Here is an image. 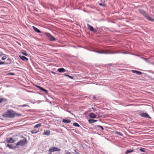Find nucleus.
<instances>
[{"label": "nucleus", "mask_w": 154, "mask_h": 154, "mask_svg": "<svg viewBox=\"0 0 154 154\" xmlns=\"http://www.w3.org/2000/svg\"><path fill=\"white\" fill-rule=\"evenodd\" d=\"M3 64H9L11 63H12V60L10 58H8L7 59L6 61L3 62Z\"/></svg>", "instance_id": "nucleus-10"}, {"label": "nucleus", "mask_w": 154, "mask_h": 154, "mask_svg": "<svg viewBox=\"0 0 154 154\" xmlns=\"http://www.w3.org/2000/svg\"><path fill=\"white\" fill-rule=\"evenodd\" d=\"M61 149L55 147H50L49 150L48 152L50 153L56 151H60Z\"/></svg>", "instance_id": "nucleus-4"}, {"label": "nucleus", "mask_w": 154, "mask_h": 154, "mask_svg": "<svg viewBox=\"0 0 154 154\" xmlns=\"http://www.w3.org/2000/svg\"><path fill=\"white\" fill-rule=\"evenodd\" d=\"M78 126V127H79L80 126L79 125V126Z\"/></svg>", "instance_id": "nucleus-39"}, {"label": "nucleus", "mask_w": 154, "mask_h": 154, "mask_svg": "<svg viewBox=\"0 0 154 154\" xmlns=\"http://www.w3.org/2000/svg\"><path fill=\"white\" fill-rule=\"evenodd\" d=\"M97 121V120H94L93 119H90L88 120V121L90 123H92Z\"/></svg>", "instance_id": "nucleus-20"}, {"label": "nucleus", "mask_w": 154, "mask_h": 154, "mask_svg": "<svg viewBox=\"0 0 154 154\" xmlns=\"http://www.w3.org/2000/svg\"><path fill=\"white\" fill-rule=\"evenodd\" d=\"M139 150L142 152H146V150H145V148H141V149H139Z\"/></svg>", "instance_id": "nucleus-25"}, {"label": "nucleus", "mask_w": 154, "mask_h": 154, "mask_svg": "<svg viewBox=\"0 0 154 154\" xmlns=\"http://www.w3.org/2000/svg\"><path fill=\"white\" fill-rule=\"evenodd\" d=\"M116 134L119 136H122L123 135V134L119 132L116 131Z\"/></svg>", "instance_id": "nucleus-27"}, {"label": "nucleus", "mask_w": 154, "mask_h": 154, "mask_svg": "<svg viewBox=\"0 0 154 154\" xmlns=\"http://www.w3.org/2000/svg\"><path fill=\"white\" fill-rule=\"evenodd\" d=\"M6 141L8 143H13L14 142V140L11 137H8L7 138Z\"/></svg>", "instance_id": "nucleus-9"}, {"label": "nucleus", "mask_w": 154, "mask_h": 154, "mask_svg": "<svg viewBox=\"0 0 154 154\" xmlns=\"http://www.w3.org/2000/svg\"><path fill=\"white\" fill-rule=\"evenodd\" d=\"M139 10L148 20L151 21H154V19L150 17L144 11L141 9H139Z\"/></svg>", "instance_id": "nucleus-2"}, {"label": "nucleus", "mask_w": 154, "mask_h": 154, "mask_svg": "<svg viewBox=\"0 0 154 154\" xmlns=\"http://www.w3.org/2000/svg\"><path fill=\"white\" fill-rule=\"evenodd\" d=\"M26 106V105H23V106H20V107H23Z\"/></svg>", "instance_id": "nucleus-36"}, {"label": "nucleus", "mask_w": 154, "mask_h": 154, "mask_svg": "<svg viewBox=\"0 0 154 154\" xmlns=\"http://www.w3.org/2000/svg\"><path fill=\"white\" fill-rule=\"evenodd\" d=\"M95 52L100 54H107L109 53L108 50H103L100 51H95Z\"/></svg>", "instance_id": "nucleus-6"}, {"label": "nucleus", "mask_w": 154, "mask_h": 154, "mask_svg": "<svg viewBox=\"0 0 154 154\" xmlns=\"http://www.w3.org/2000/svg\"><path fill=\"white\" fill-rule=\"evenodd\" d=\"M88 29L90 30L91 31H93L94 32H96V30H95L93 28V27L89 25V24H88Z\"/></svg>", "instance_id": "nucleus-13"}, {"label": "nucleus", "mask_w": 154, "mask_h": 154, "mask_svg": "<svg viewBox=\"0 0 154 154\" xmlns=\"http://www.w3.org/2000/svg\"><path fill=\"white\" fill-rule=\"evenodd\" d=\"M98 126L100 128H101L102 130H103V128L101 126Z\"/></svg>", "instance_id": "nucleus-32"}, {"label": "nucleus", "mask_w": 154, "mask_h": 154, "mask_svg": "<svg viewBox=\"0 0 154 154\" xmlns=\"http://www.w3.org/2000/svg\"><path fill=\"white\" fill-rule=\"evenodd\" d=\"M19 57L23 61H28V59L24 56L21 55H19Z\"/></svg>", "instance_id": "nucleus-15"}, {"label": "nucleus", "mask_w": 154, "mask_h": 154, "mask_svg": "<svg viewBox=\"0 0 154 154\" xmlns=\"http://www.w3.org/2000/svg\"><path fill=\"white\" fill-rule=\"evenodd\" d=\"M15 112L13 111L9 110L4 113L2 116L5 118H13L15 117Z\"/></svg>", "instance_id": "nucleus-1"}, {"label": "nucleus", "mask_w": 154, "mask_h": 154, "mask_svg": "<svg viewBox=\"0 0 154 154\" xmlns=\"http://www.w3.org/2000/svg\"><path fill=\"white\" fill-rule=\"evenodd\" d=\"M64 75H65V76H68V77H69V75H67V74H64Z\"/></svg>", "instance_id": "nucleus-35"}, {"label": "nucleus", "mask_w": 154, "mask_h": 154, "mask_svg": "<svg viewBox=\"0 0 154 154\" xmlns=\"http://www.w3.org/2000/svg\"><path fill=\"white\" fill-rule=\"evenodd\" d=\"M96 110V111H98V112H99V110Z\"/></svg>", "instance_id": "nucleus-38"}, {"label": "nucleus", "mask_w": 154, "mask_h": 154, "mask_svg": "<svg viewBox=\"0 0 154 154\" xmlns=\"http://www.w3.org/2000/svg\"><path fill=\"white\" fill-rule=\"evenodd\" d=\"M132 72L134 73H135L139 75H140L142 74V72L138 71L132 70Z\"/></svg>", "instance_id": "nucleus-16"}, {"label": "nucleus", "mask_w": 154, "mask_h": 154, "mask_svg": "<svg viewBox=\"0 0 154 154\" xmlns=\"http://www.w3.org/2000/svg\"><path fill=\"white\" fill-rule=\"evenodd\" d=\"M39 131L38 130H37L36 129L32 130L31 132L32 134H35L38 132Z\"/></svg>", "instance_id": "nucleus-22"}, {"label": "nucleus", "mask_w": 154, "mask_h": 154, "mask_svg": "<svg viewBox=\"0 0 154 154\" xmlns=\"http://www.w3.org/2000/svg\"><path fill=\"white\" fill-rule=\"evenodd\" d=\"M45 35L46 36L48 37L49 40L51 41H54L56 40V39L49 33H46Z\"/></svg>", "instance_id": "nucleus-5"}, {"label": "nucleus", "mask_w": 154, "mask_h": 154, "mask_svg": "<svg viewBox=\"0 0 154 154\" xmlns=\"http://www.w3.org/2000/svg\"><path fill=\"white\" fill-rule=\"evenodd\" d=\"M50 133V131L48 130L46 131H45L43 133V134L44 135H48Z\"/></svg>", "instance_id": "nucleus-19"}, {"label": "nucleus", "mask_w": 154, "mask_h": 154, "mask_svg": "<svg viewBox=\"0 0 154 154\" xmlns=\"http://www.w3.org/2000/svg\"><path fill=\"white\" fill-rule=\"evenodd\" d=\"M71 120L69 118H66L64 119H63L62 121V122H63L65 123H69L70 122Z\"/></svg>", "instance_id": "nucleus-7"}, {"label": "nucleus", "mask_w": 154, "mask_h": 154, "mask_svg": "<svg viewBox=\"0 0 154 154\" xmlns=\"http://www.w3.org/2000/svg\"><path fill=\"white\" fill-rule=\"evenodd\" d=\"M22 116L21 114H20V113H16L15 112V116Z\"/></svg>", "instance_id": "nucleus-28"}, {"label": "nucleus", "mask_w": 154, "mask_h": 154, "mask_svg": "<svg viewBox=\"0 0 154 154\" xmlns=\"http://www.w3.org/2000/svg\"><path fill=\"white\" fill-rule=\"evenodd\" d=\"M89 116L91 118H94L96 117L97 116L94 113H91L89 115Z\"/></svg>", "instance_id": "nucleus-14"}, {"label": "nucleus", "mask_w": 154, "mask_h": 154, "mask_svg": "<svg viewBox=\"0 0 154 154\" xmlns=\"http://www.w3.org/2000/svg\"><path fill=\"white\" fill-rule=\"evenodd\" d=\"M6 75H14V73H12V72H9V73H7L6 74Z\"/></svg>", "instance_id": "nucleus-26"}, {"label": "nucleus", "mask_w": 154, "mask_h": 154, "mask_svg": "<svg viewBox=\"0 0 154 154\" xmlns=\"http://www.w3.org/2000/svg\"><path fill=\"white\" fill-rule=\"evenodd\" d=\"M6 101V99L4 98H0V103H2L3 101Z\"/></svg>", "instance_id": "nucleus-24"}, {"label": "nucleus", "mask_w": 154, "mask_h": 154, "mask_svg": "<svg viewBox=\"0 0 154 154\" xmlns=\"http://www.w3.org/2000/svg\"><path fill=\"white\" fill-rule=\"evenodd\" d=\"M58 70L60 72H64L66 71L65 69L63 68H59L58 69Z\"/></svg>", "instance_id": "nucleus-18"}, {"label": "nucleus", "mask_w": 154, "mask_h": 154, "mask_svg": "<svg viewBox=\"0 0 154 154\" xmlns=\"http://www.w3.org/2000/svg\"><path fill=\"white\" fill-rule=\"evenodd\" d=\"M35 86L36 87L38 88H39L40 90H42V91L45 92V93H47L48 92V91H47L45 89L39 86H38L36 85H35Z\"/></svg>", "instance_id": "nucleus-11"}, {"label": "nucleus", "mask_w": 154, "mask_h": 154, "mask_svg": "<svg viewBox=\"0 0 154 154\" xmlns=\"http://www.w3.org/2000/svg\"><path fill=\"white\" fill-rule=\"evenodd\" d=\"M134 152V150L131 149V150H127L125 152V154H127L129 153H130L132 152Z\"/></svg>", "instance_id": "nucleus-21"}, {"label": "nucleus", "mask_w": 154, "mask_h": 154, "mask_svg": "<svg viewBox=\"0 0 154 154\" xmlns=\"http://www.w3.org/2000/svg\"><path fill=\"white\" fill-rule=\"evenodd\" d=\"M73 125H79V124L77 123H74L73 124Z\"/></svg>", "instance_id": "nucleus-31"}, {"label": "nucleus", "mask_w": 154, "mask_h": 154, "mask_svg": "<svg viewBox=\"0 0 154 154\" xmlns=\"http://www.w3.org/2000/svg\"><path fill=\"white\" fill-rule=\"evenodd\" d=\"M140 116L144 117L150 118L149 116L146 113H141L140 114Z\"/></svg>", "instance_id": "nucleus-12"}, {"label": "nucleus", "mask_w": 154, "mask_h": 154, "mask_svg": "<svg viewBox=\"0 0 154 154\" xmlns=\"http://www.w3.org/2000/svg\"><path fill=\"white\" fill-rule=\"evenodd\" d=\"M26 140L25 138L23 140H20L16 144L17 146H23L25 144Z\"/></svg>", "instance_id": "nucleus-3"}, {"label": "nucleus", "mask_w": 154, "mask_h": 154, "mask_svg": "<svg viewBox=\"0 0 154 154\" xmlns=\"http://www.w3.org/2000/svg\"><path fill=\"white\" fill-rule=\"evenodd\" d=\"M41 125V124H40V123H39V124H37V125Z\"/></svg>", "instance_id": "nucleus-37"}, {"label": "nucleus", "mask_w": 154, "mask_h": 154, "mask_svg": "<svg viewBox=\"0 0 154 154\" xmlns=\"http://www.w3.org/2000/svg\"><path fill=\"white\" fill-rule=\"evenodd\" d=\"M39 126H35L34 127V128H38Z\"/></svg>", "instance_id": "nucleus-33"}, {"label": "nucleus", "mask_w": 154, "mask_h": 154, "mask_svg": "<svg viewBox=\"0 0 154 154\" xmlns=\"http://www.w3.org/2000/svg\"><path fill=\"white\" fill-rule=\"evenodd\" d=\"M22 54H23L24 55H25L26 56H27L28 54L26 53L25 51H24L22 52Z\"/></svg>", "instance_id": "nucleus-29"}, {"label": "nucleus", "mask_w": 154, "mask_h": 154, "mask_svg": "<svg viewBox=\"0 0 154 154\" xmlns=\"http://www.w3.org/2000/svg\"><path fill=\"white\" fill-rule=\"evenodd\" d=\"M69 78H71V79H73V77H72V76H69Z\"/></svg>", "instance_id": "nucleus-34"}, {"label": "nucleus", "mask_w": 154, "mask_h": 154, "mask_svg": "<svg viewBox=\"0 0 154 154\" xmlns=\"http://www.w3.org/2000/svg\"><path fill=\"white\" fill-rule=\"evenodd\" d=\"M6 58V57L5 56H2V55H0V65L3 64V62H2L1 60H4Z\"/></svg>", "instance_id": "nucleus-8"}, {"label": "nucleus", "mask_w": 154, "mask_h": 154, "mask_svg": "<svg viewBox=\"0 0 154 154\" xmlns=\"http://www.w3.org/2000/svg\"><path fill=\"white\" fill-rule=\"evenodd\" d=\"M99 5H100V6H105V5L104 4H102V3H99Z\"/></svg>", "instance_id": "nucleus-30"}, {"label": "nucleus", "mask_w": 154, "mask_h": 154, "mask_svg": "<svg viewBox=\"0 0 154 154\" xmlns=\"http://www.w3.org/2000/svg\"><path fill=\"white\" fill-rule=\"evenodd\" d=\"M7 146L8 147H9V148H10V149H13V147L12 145L11 144H8L7 145Z\"/></svg>", "instance_id": "nucleus-23"}, {"label": "nucleus", "mask_w": 154, "mask_h": 154, "mask_svg": "<svg viewBox=\"0 0 154 154\" xmlns=\"http://www.w3.org/2000/svg\"><path fill=\"white\" fill-rule=\"evenodd\" d=\"M32 28L33 29L35 30V31L36 32H37L38 33H40L41 32V31L39 29H38L35 27L33 26Z\"/></svg>", "instance_id": "nucleus-17"}]
</instances>
